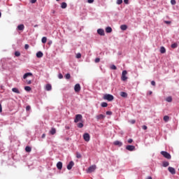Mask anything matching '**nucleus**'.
Returning a JSON list of instances; mask_svg holds the SVG:
<instances>
[{
	"label": "nucleus",
	"mask_w": 179,
	"mask_h": 179,
	"mask_svg": "<svg viewBox=\"0 0 179 179\" xmlns=\"http://www.w3.org/2000/svg\"><path fill=\"white\" fill-rule=\"evenodd\" d=\"M151 85H152V86H156V82H155V81H152L151 82Z\"/></svg>",
	"instance_id": "52"
},
{
	"label": "nucleus",
	"mask_w": 179,
	"mask_h": 179,
	"mask_svg": "<svg viewBox=\"0 0 179 179\" xmlns=\"http://www.w3.org/2000/svg\"><path fill=\"white\" fill-rule=\"evenodd\" d=\"M124 2L126 5H128V3H129V0H124Z\"/></svg>",
	"instance_id": "51"
},
{
	"label": "nucleus",
	"mask_w": 179,
	"mask_h": 179,
	"mask_svg": "<svg viewBox=\"0 0 179 179\" xmlns=\"http://www.w3.org/2000/svg\"><path fill=\"white\" fill-rule=\"evenodd\" d=\"M48 44H49V45H50V44H52V41H49V42H48Z\"/></svg>",
	"instance_id": "59"
},
{
	"label": "nucleus",
	"mask_w": 179,
	"mask_h": 179,
	"mask_svg": "<svg viewBox=\"0 0 179 179\" xmlns=\"http://www.w3.org/2000/svg\"><path fill=\"white\" fill-rule=\"evenodd\" d=\"M142 129H144L145 131H146V129H148V126L143 125V126L142 127Z\"/></svg>",
	"instance_id": "47"
},
{
	"label": "nucleus",
	"mask_w": 179,
	"mask_h": 179,
	"mask_svg": "<svg viewBox=\"0 0 179 179\" xmlns=\"http://www.w3.org/2000/svg\"><path fill=\"white\" fill-rule=\"evenodd\" d=\"M82 118H83V116L80 114H78L76 115V118L74 119V122L78 123L79 121H82Z\"/></svg>",
	"instance_id": "3"
},
{
	"label": "nucleus",
	"mask_w": 179,
	"mask_h": 179,
	"mask_svg": "<svg viewBox=\"0 0 179 179\" xmlns=\"http://www.w3.org/2000/svg\"><path fill=\"white\" fill-rule=\"evenodd\" d=\"M17 29H18V30H20V31L24 30V24H20V25L17 26Z\"/></svg>",
	"instance_id": "20"
},
{
	"label": "nucleus",
	"mask_w": 179,
	"mask_h": 179,
	"mask_svg": "<svg viewBox=\"0 0 179 179\" xmlns=\"http://www.w3.org/2000/svg\"><path fill=\"white\" fill-rule=\"evenodd\" d=\"M83 139L85 142H89L90 141V135L88 133H85L83 134Z\"/></svg>",
	"instance_id": "6"
},
{
	"label": "nucleus",
	"mask_w": 179,
	"mask_h": 179,
	"mask_svg": "<svg viewBox=\"0 0 179 179\" xmlns=\"http://www.w3.org/2000/svg\"><path fill=\"white\" fill-rule=\"evenodd\" d=\"M161 155H162V156H164V157H165V159H168L169 160H170V159H171V155H170V153H169L166 151H162Z\"/></svg>",
	"instance_id": "2"
},
{
	"label": "nucleus",
	"mask_w": 179,
	"mask_h": 179,
	"mask_svg": "<svg viewBox=\"0 0 179 179\" xmlns=\"http://www.w3.org/2000/svg\"><path fill=\"white\" fill-rule=\"evenodd\" d=\"M97 33L99 36H104V29H99L97 30Z\"/></svg>",
	"instance_id": "13"
},
{
	"label": "nucleus",
	"mask_w": 179,
	"mask_h": 179,
	"mask_svg": "<svg viewBox=\"0 0 179 179\" xmlns=\"http://www.w3.org/2000/svg\"><path fill=\"white\" fill-rule=\"evenodd\" d=\"M171 48H177V47H178V43H172L171 45Z\"/></svg>",
	"instance_id": "25"
},
{
	"label": "nucleus",
	"mask_w": 179,
	"mask_h": 179,
	"mask_svg": "<svg viewBox=\"0 0 179 179\" xmlns=\"http://www.w3.org/2000/svg\"><path fill=\"white\" fill-rule=\"evenodd\" d=\"M15 57H20V52H15Z\"/></svg>",
	"instance_id": "39"
},
{
	"label": "nucleus",
	"mask_w": 179,
	"mask_h": 179,
	"mask_svg": "<svg viewBox=\"0 0 179 179\" xmlns=\"http://www.w3.org/2000/svg\"><path fill=\"white\" fill-rule=\"evenodd\" d=\"M76 157L77 159H82V155L79 152H76Z\"/></svg>",
	"instance_id": "34"
},
{
	"label": "nucleus",
	"mask_w": 179,
	"mask_h": 179,
	"mask_svg": "<svg viewBox=\"0 0 179 179\" xmlns=\"http://www.w3.org/2000/svg\"><path fill=\"white\" fill-rule=\"evenodd\" d=\"M130 124H135V122H136V121H135V120H131L129 121Z\"/></svg>",
	"instance_id": "49"
},
{
	"label": "nucleus",
	"mask_w": 179,
	"mask_h": 179,
	"mask_svg": "<svg viewBox=\"0 0 179 179\" xmlns=\"http://www.w3.org/2000/svg\"><path fill=\"white\" fill-rule=\"evenodd\" d=\"M152 93H153L152 91H150L149 92H148V94L150 96L151 94H152Z\"/></svg>",
	"instance_id": "57"
},
{
	"label": "nucleus",
	"mask_w": 179,
	"mask_h": 179,
	"mask_svg": "<svg viewBox=\"0 0 179 179\" xmlns=\"http://www.w3.org/2000/svg\"><path fill=\"white\" fill-rule=\"evenodd\" d=\"M43 55H44V54H43L41 51L36 53L37 58H43Z\"/></svg>",
	"instance_id": "17"
},
{
	"label": "nucleus",
	"mask_w": 179,
	"mask_h": 179,
	"mask_svg": "<svg viewBox=\"0 0 179 179\" xmlns=\"http://www.w3.org/2000/svg\"><path fill=\"white\" fill-rule=\"evenodd\" d=\"M24 90H26L27 92H30V90H31V87H30L29 86H26L24 87Z\"/></svg>",
	"instance_id": "32"
},
{
	"label": "nucleus",
	"mask_w": 179,
	"mask_h": 179,
	"mask_svg": "<svg viewBox=\"0 0 179 179\" xmlns=\"http://www.w3.org/2000/svg\"><path fill=\"white\" fill-rule=\"evenodd\" d=\"M0 113H2V104L0 103Z\"/></svg>",
	"instance_id": "56"
},
{
	"label": "nucleus",
	"mask_w": 179,
	"mask_h": 179,
	"mask_svg": "<svg viewBox=\"0 0 179 179\" xmlns=\"http://www.w3.org/2000/svg\"><path fill=\"white\" fill-rule=\"evenodd\" d=\"M66 129H69V127H66Z\"/></svg>",
	"instance_id": "61"
},
{
	"label": "nucleus",
	"mask_w": 179,
	"mask_h": 179,
	"mask_svg": "<svg viewBox=\"0 0 179 179\" xmlns=\"http://www.w3.org/2000/svg\"><path fill=\"white\" fill-rule=\"evenodd\" d=\"M132 142H134V140H132V138L128 140V143H132Z\"/></svg>",
	"instance_id": "53"
},
{
	"label": "nucleus",
	"mask_w": 179,
	"mask_h": 179,
	"mask_svg": "<svg viewBox=\"0 0 179 179\" xmlns=\"http://www.w3.org/2000/svg\"><path fill=\"white\" fill-rule=\"evenodd\" d=\"M166 101H168V103H171V101H173V98L171 96H168L166 99Z\"/></svg>",
	"instance_id": "27"
},
{
	"label": "nucleus",
	"mask_w": 179,
	"mask_h": 179,
	"mask_svg": "<svg viewBox=\"0 0 179 179\" xmlns=\"http://www.w3.org/2000/svg\"><path fill=\"white\" fill-rule=\"evenodd\" d=\"M121 97H128V94L127 92H120Z\"/></svg>",
	"instance_id": "24"
},
{
	"label": "nucleus",
	"mask_w": 179,
	"mask_h": 179,
	"mask_svg": "<svg viewBox=\"0 0 179 179\" xmlns=\"http://www.w3.org/2000/svg\"><path fill=\"white\" fill-rule=\"evenodd\" d=\"M116 3H117V5H121V3H122V0H117Z\"/></svg>",
	"instance_id": "38"
},
{
	"label": "nucleus",
	"mask_w": 179,
	"mask_h": 179,
	"mask_svg": "<svg viewBox=\"0 0 179 179\" xmlns=\"http://www.w3.org/2000/svg\"><path fill=\"white\" fill-rule=\"evenodd\" d=\"M52 89V87L51 86L50 84H47L45 86V90H48V92H50Z\"/></svg>",
	"instance_id": "19"
},
{
	"label": "nucleus",
	"mask_w": 179,
	"mask_h": 179,
	"mask_svg": "<svg viewBox=\"0 0 179 179\" xmlns=\"http://www.w3.org/2000/svg\"><path fill=\"white\" fill-rule=\"evenodd\" d=\"M88 3H93L94 0H87Z\"/></svg>",
	"instance_id": "50"
},
{
	"label": "nucleus",
	"mask_w": 179,
	"mask_h": 179,
	"mask_svg": "<svg viewBox=\"0 0 179 179\" xmlns=\"http://www.w3.org/2000/svg\"><path fill=\"white\" fill-rule=\"evenodd\" d=\"M31 108L30 107V106H27V107H26V110H27V111H30V109H31Z\"/></svg>",
	"instance_id": "46"
},
{
	"label": "nucleus",
	"mask_w": 179,
	"mask_h": 179,
	"mask_svg": "<svg viewBox=\"0 0 179 179\" xmlns=\"http://www.w3.org/2000/svg\"><path fill=\"white\" fill-rule=\"evenodd\" d=\"M111 31H113V29H112L111 27H107L106 28V33H111Z\"/></svg>",
	"instance_id": "21"
},
{
	"label": "nucleus",
	"mask_w": 179,
	"mask_h": 179,
	"mask_svg": "<svg viewBox=\"0 0 179 179\" xmlns=\"http://www.w3.org/2000/svg\"><path fill=\"white\" fill-rule=\"evenodd\" d=\"M74 90L76 93L80 92V84H76L74 87Z\"/></svg>",
	"instance_id": "8"
},
{
	"label": "nucleus",
	"mask_w": 179,
	"mask_h": 179,
	"mask_svg": "<svg viewBox=\"0 0 179 179\" xmlns=\"http://www.w3.org/2000/svg\"><path fill=\"white\" fill-rule=\"evenodd\" d=\"M1 16H2V14H1V12H0V17H1Z\"/></svg>",
	"instance_id": "62"
},
{
	"label": "nucleus",
	"mask_w": 179,
	"mask_h": 179,
	"mask_svg": "<svg viewBox=\"0 0 179 179\" xmlns=\"http://www.w3.org/2000/svg\"><path fill=\"white\" fill-rule=\"evenodd\" d=\"M50 135H55L57 134V130L55 128H52L51 130L50 131Z\"/></svg>",
	"instance_id": "18"
},
{
	"label": "nucleus",
	"mask_w": 179,
	"mask_h": 179,
	"mask_svg": "<svg viewBox=\"0 0 179 179\" xmlns=\"http://www.w3.org/2000/svg\"><path fill=\"white\" fill-rule=\"evenodd\" d=\"M66 6H68V5L66 4V3H65V2L62 3L61 8H62V9H66Z\"/></svg>",
	"instance_id": "26"
},
{
	"label": "nucleus",
	"mask_w": 179,
	"mask_h": 179,
	"mask_svg": "<svg viewBox=\"0 0 179 179\" xmlns=\"http://www.w3.org/2000/svg\"><path fill=\"white\" fill-rule=\"evenodd\" d=\"M169 120H170V117H169V116H167V115H165V116L164 117V121L165 122H169Z\"/></svg>",
	"instance_id": "28"
},
{
	"label": "nucleus",
	"mask_w": 179,
	"mask_h": 179,
	"mask_svg": "<svg viewBox=\"0 0 179 179\" xmlns=\"http://www.w3.org/2000/svg\"><path fill=\"white\" fill-rule=\"evenodd\" d=\"M29 76H33V73H26L23 76V79H26V78H29Z\"/></svg>",
	"instance_id": "14"
},
{
	"label": "nucleus",
	"mask_w": 179,
	"mask_h": 179,
	"mask_svg": "<svg viewBox=\"0 0 179 179\" xmlns=\"http://www.w3.org/2000/svg\"><path fill=\"white\" fill-rule=\"evenodd\" d=\"M104 118H106V116L103 114H100L96 116V120H104Z\"/></svg>",
	"instance_id": "12"
},
{
	"label": "nucleus",
	"mask_w": 179,
	"mask_h": 179,
	"mask_svg": "<svg viewBox=\"0 0 179 179\" xmlns=\"http://www.w3.org/2000/svg\"><path fill=\"white\" fill-rule=\"evenodd\" d=\"M153 1H156V0H153Z\"/></svg>",
	"instance_id": "64"
},
{
	"label": "nucleus",
	"mask_w": 179,
	"mask_h": 179,
	"mask_svg": "<svg viewBox=\"0 0 179 179\" xmlns=\"http://www.w3.org/2000/svg\"><path fill=\"white\" fill-rule=\"evenodd\" d=\"M164 23L166 24H171V21H164Z\"/></svg>",
	"instance_id": "48"
},
{
	"label": "nucleus",
	"mask_w": 179,
	"mask_h": 179,
	"mask_svg": "<svg viewBox=\"0 0 179 179\" xmlns=\"http://www.w3.org/2000/svg\"><path fill=\"white\" fill-rule=\"evenodd\" d=\"M95 170H96V165H92L87 169V173H93Z\"/></svg>",
	"instance_id": "4"
},
{
	"label": "nucleus",
	"mask_w": 179,
	"mask_h": 179,
	"mask_svg": "<svg viewBox=\"0 0 179 179\" xmlns=\"http://www.w3.org/2000/svg\"><path fill=\"white\" fill-rule=\"evenodd\" d=\"M42 138H45V134H43L42 135Z\"/></svg>",
	"instance_id": "58"
},
{
	"label": "nucleus",
	"mask_w": 179,
	"mask_h": 179,
	"mask_svg": "<svg viewBox=\"0 0 179 179\" xmlns=\"http://www.w3.org/2000/svg\"><path fill=\"white\" fill-rule=\"evenodd\" d=\"M101 107H107L108 106V103H107L106 102H103L101 104Z\"/></svg>",
	"instance_id": "33"
},
{
	"label": "nucleus",
	"mask_w": 179,
	"mask_h": 179,
	"mask_svg": "<svg viewBox=\"0 0 179 179\" xmlns=\"http://www.w3.org/2000/svg\"><path fill=\"white\" fill-rule=\"evenodd\" d=\"M103 99L108 100V101H113V100H114V96L110 94H106L103 96Z\"/></svg>",
	"instance_id": "1"
},
{
	"label": "nucleus",
	"mask_w": 179,
	"mask_h": 179,
	"mask_svg": "<svg viewBox=\"0 0 179 179\" xmlns=\"http://www.w3.org/2000/svg\"><path fill=\"white\" fill-rule=\"evenodd\" d=\"M126 149L127 150H129L130 152H132V150H135V146H134V145H127L126 147Z\"/></svg>",
	"instance_id": "10"
},
{
	"label": "nucleus",
	"mask_w": 179,
	"mask_h": 179,
	"mask_svg": "<svg viewBox=\"0 0 179 179\" xmlns=\"http://www.w3.org/2000/svg\"><path fill=\"white\" fill-rule=\"evenodd\" d=\"M113 115V112L111 111H106V115Z\"/></svg>",
	"instance_id": "41"
},
{
	"label": "nucleus",
	"mask_w": 179,
	"mask_h": 179,
	"mask_svg": "<svg viewBox=\"0 0 179 179\" xmlns=\"http://www.w3.org/2000/svg\"><path fill=\"white\" fill-rule=\"evenodd\" d=\"M41 41H42V43H43V44H45V43H47V37L43 36V37L42 38Z\"/></svg>",
	"instance_id": "29"
},
{
	"label": "nucleus",
	"mask_w": 179,
	"mask_h": 179,
	"mask_svg": "<svg viewBox=\"0 0 179 179\" xmlns=\"http://www.w3.org/2000/svg\"><path fill=\"white\" fill-rule=\"evenodd\" d=\"M168 171H169V173H171V174H176V169H174L171 166H169L168 168Z\"/></svg>",
	"instance_id": "9"
},
{
	"label": "nucleus",
	"mask_w": 179,
	"mask_h": 179,
	"mask_svg": "<svg viewBox=\"0 0 179 179\" xmlns=\"http://www.w3.org/2000/svg\"><path fill=\"white\" fill-rule=\"evenodd\" d=\"M95 62H96V64L100 62V58H96L95 59Z\"/></svg>",
	"instance_id": "45"
},
{
	"label": "nucleus",
	"mask_w": 179,
	"mask_h": 179,
	"mask_svg": "<svg viewBox=\"0 0 179 179\" xmlns=\"http://www.w3.org/2000/svg\"><path fill=\"white\" fill-rule=\"evenodd\" d=\"M128 73V72H127V71H123L122 73V80H123L124 82H125V80H127V79H128V78L127 77V74Z\"/></svg>",
	"instance_id": "5"
},
{
	"label": "nucleus",
	"mask_w": 179,
	"mask_h": 179,
	"mask_svg": "<svg viewBox=\"0 0 179 179\" xmlns=\"http://www.w3.org/2000/svg\"><path fill=\"white\" fill-rule=\"evenodd\" d=\"M73 166H75V163L73 161H71L69 164L67 165V169L69 170H72Z\"/></svg>",
	"instance_id": "7"
},
{
	"label": "nucleus",
	"mask_w": 179,
	"mask_h": 179,
	"mask_svg": "<svg viewBox=\"0 0 179 179\" xmlns=\"http://www.w3.org/2000/svg\"><path fill=\"white\" fill-rule=\"evenodd\" d=\"M37 2V0H31V3H36Z\"/></svg>",
	"instance_id": "54"
},
{
	"label": "nucleus",
	"mask_w": 179,
	"mask_h": 179,
	"mask_svg": "<svg viewBox=\"0 0 179 179\" xmlns=\"http://www.w3.org/2000/svg\"><path fill=\"white\" fill-rule=\"evenodd\" d=\"M12 92H13V93H16L17 94H20V91H19V89L16 87L13 88Z\"/></svg>",
	"instance_id": "15"
},
{
	"label": "nucleus",
	"mask_w": 179,
	"mask_h": 179,
	"mask_svg": "<svg viewBox=\"0 0 179 179\" xmlns=\"http://www.w3.org/2000/svg\"><path fill=\"white\" fill-rule=\"evenodd\" d=\"M113 145H115V146H122V143L121 141H116L113 143Z\"/></svg>",
	"instance_id": "11"
},
{
	"label": "nucleus",
	"mask_w": 179,
	"mask_h": 179,
	"mask_svg": "<svg viewBox=\"0 0 179 179\" xmlns=\"http://www.w3.org/2000/svg\"><path fill=\"white\" fill-rule=\"evenodd\" d=\"M65 78L66 79H71V74L69 73L66 74Z\"/></svg>",
	"instance_id": "37"
},
{
	"label": "nucleus",
	"mask_w": 179,
	"mask_h": 179,
	"mask_svg": "<svg viewBox=\"0 0 179 179\" xmlns=\"http://www.w3.org/2000/svg\"><path fill=\"white\" fill-rule=\"evenodd\" d=\"M110 69L115 71V70H117V66H115V65L113 64L110 66Z\"/></svg>",
	"instance_id": "35"
},
{
	"label": "nucleus",
	"mask_w": 179,
	"mask_h": 179,
	"mask_svg": "<svg viewBox=\"0 0 179 179\" xmlns=\"http://www.w3.org/2000/svg\"><path fill=\"white\" fill-rule=\"evenodd\" d=\"M58 78L59 79H62V78H64V76H62V73H59Z\"/></svg>",
	"instance_id": "43"
},
{
	"label": "nucleus",
	"mask_w": 179,
	"mask_h": 179,
	"mask_svg": "<svg viewBox=\"0 0 179 179\" xmlns=\"http://www.w3.org/2000/svg\"><path fill=\"white\" fill-rule=\"evenodd\" d=\"M25 151H26V152H31V148L29 147V146H27V147L25 148Z\"/></svg>",
	"instance_id": "31"
},
{
	"label": "nucleus",
	"mask_w": 179,
	"mask_h": 179,
	"mask_svg": "<svg viewBox=\"0 0 179 179\" xmlns=\"http://www.w3.org/2000/svg\"><path fill=\"white\" fill-rule=\"evenodd\" d=\"M78 128H83V123H78L77 124Z\"/></svg>",
	"instance_id": "36"
},
{
	"label": "nucleus",
	"mask_w": 179,
	"mask_h": 179,
	"mask_svg": "<svg viewBox=\"0 0 179 179\" xmlns=\"http://www.w3.org/2000/svg\"><path fill=\"white\" fill-rule=\"evenodd\" d=\"M170 163H169V162H163V166L164 167H169Z\"/></svg>",
	"instance_id": "30"
},
{
	"label": "nucleus",
	"mask_w": 179,
	"mask_h": 179,
	"mask_svg": "<svg viewBox=\"0 0 179 179\" xmlns=\"http://www.w3.org/2000/svg\"><path fill=\"white\" fill-rule=\"evenodd\" d=\"M27 85H31V80H27Z\"/></svg>",
	"instance_id": "55"
},
{
	"label": "nucleus",
	"mask_w": 179,
	"mask_h": 179,
	"mask_svg": "<svg viewBox=\"0 0 179 179\" xmlns=\"http://www.w3.org/2000/svg\"><path fill=\"white\" fill-rule=\"evenodd\" d=\"M57 167L58 170H62V162H57Z\"/></svg>",
	"instance_id": "16"
},
{
	"label": "nucleus",
	"mask_w": 179,
	"mask_h": 179,
	"mask_svg": "<svg viewBox=\"0 0 179 179\" xmlns=\"http://www.w3.org/2000/svg\"><path fill=\"white\" fill-rule=\"evenodd\" d=\"M76 58H78V59L82 58V54L78 53V54L76 55Z\"/></svg>",
	"instance_id": "40"
},
{
	"label": "nucleus",
	"mask_w": 179,
	"mask_h": 179,
	"mask_svg": "<svg viewBox=\"0 0 179 179\" xmlns=\"http://www.w3.org/2000/svg\"><path fill=\"white\" fill-rule=\"evenodd\" d=\"M147 179H152L151 176L148 177Z\"/></svg>",
	"instance_id": "60"
},
{
	"label": "nucleus",
	"mask_w": 179,
	"mask_h": 179,
	"mask_svg": "<svg viewBox=\"0 0 179 179\" xmlns=\"http://www.w3.org/2000/svg\"><path fill=\"white\" fill-rule=\"evenodd\" d=\"M160 52H161V54H164V53H166V48H165L164 47L162 46V47L160 48Z\"/></svg>",
	"instance_id": "23"
},
{
	"label": "nucleus",
	"mask_w": 179,
	"mask_h": 179,
	"mask_svg": "<svg viewBox=\"0 0 179 179\" xmlns=\"http://www.w3.org/2000/svg\"><path fill=\"white\" fill-rule=\"evenodd\" d=\"M56 1H59V0H56Z\"/></svg>",
	"instance_id": "63"
},
{
	"label": "nucleus",
	"mask_w": 179,
	"mask_h": 179,
	"mask_svg": "<svg viewBox=\"0 0 179 179\" xmlns=\"http://www.w3.org/2000/svg\"><path fill=\"white\" fill-rule=\"evenodd\" d=\"M171 5H176V0H171Z\"/></svg>",
	"instance_id": "42"
},
{
	"label": "nucleus",
	"mask_w": 179,
	"mask_h": 179,
	"mask_svg": "<svg viewBox=\"0 0 179 179\" xmlns=\"http://www.w3.org/2000/svg\"><path fill=\"white\" fill-rule=\"evenodd\" d=\"M30 46L29 45V44H25L24 45V48L26 49V50H29V48Z\"/></svg>",
	"instance_id": "44"
},
{
	"label": "nucleus",
	"mask_w": 179,
	"mask_h": 179,
	"mask_svg": "<svg viewBox=\"0 0 179 179\" xmlns=\"http://www.w3.org/2000/svg\"><path fill=\"white\" fill-rule=\"evenodd\" d=\"M120 29H121V30L125 31V30H127V29H128V27L125 24H122L120 26Z\"/></svg>",
	"instance_id": "22"
}]
</instances>
